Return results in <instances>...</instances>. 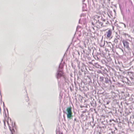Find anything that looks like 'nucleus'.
I'll list each match as a JSON object with an SVG mask.
<instances>
[{
	"instance_id": "obj_1",
	"label": "nucleus",
	"mask_w": 134,
	"mask_h": 134,
	"mask_svg": "<svg viewBox=\"0 0 134 134\" xmlns=\"http://www.w3.org/2000/svg\"><path fill=\"white\" fill-rule=\"evenodd\" d=\"M102 16L96 15L94 17L93 21L92 23V24L94 25L97 28H99L103 25V23L101 22V19Z\"/></svg>"
},
{
	"instance_id": "obj_2",
	"label": "nucleus",
	"mask_w": 134,
	"mask_h": 134,
	"mask_svg": "<svg viewBox=\"0 0 134 134\" xmlns=\"http://www.w3.org/2000/svg\"><path fill=\"white\" fill-rule=\"evenodd\" d=\"M63 60V59H62L56 74L55 76L57 79L60 78L62 77H63L65 78V77L64 76V73L63 69L64 65L62 63Z\"/></svg>"
},
{
	"instance_id": "obj_3",
	"label": "nucleus",
	"mask_w": 134,
	"mask_h": 134,
	"mask_svg": "<svg viewBox=\"0 0 134 134\" xmlns=\"http://www.w3.org/2000/svg\"><path fill=\"white\" fill-rule=\"evenodd\" d=\"M66 112L63 111L64 113L67 114V117L69 120L72 119L73 116L72 113L71 111V107H68L66 109Z\"/></svg>"
},
{
	"instance_id": "obj_4",
	"label": "nucleus",
	"mask_w": 134,
	"mask_h": 134,
	"mask_svg": "<svg viewBox=\"0 0 134 134\" xmlns=\"http://www.w3.org/2000/svg\"><path fill=\"white\" fill-rule=\"evenodd\" d=\"M110 77L108 75H105V83L107 84L110 85L111 84L112 82L110 80Z\"/></svg>"
},
{
	"instance_id": "obj_5",
	"label": "nucleus",
	"mask_w": 134,
	"mask_h": 134,
	"mask_svg": "<svg viewBox=\"0 0 134 134\" xmlns=\"http://www.w3.org/2000/svg\"><path fill=\"white\" fill-rule=\"evenodd\" d=\"M112 31L111 29L109 30L108 31L106 32L104 36L106 37L107 39H109L111 38V36L112 35Z\"/></svg>"
},
{
	"instance_id": "obj_6",
	"label": "nucleus",
	"mask_w": 134,
	"mask_h": 134,
	"mask_svg": "<svg viewBox=\"0 0 134 134\" xmlns=\"http://www.w3.org/2000/svg\"><path fill=\"white\" fill-rule=\"evenodd\" d=\"M122 42L123 43L124 47L125 48H126L129 51H131V50L129 47V43L128 42V41L126 40H123L122 41Z\"/></svg>"
},
{
	"instance_id": "obj_7",
	"label": "nucleus",
	"mask_w": 134,
	"mask_h": 134,
	"mask_svg": "<svg viewBox=\"0 0 134 134\" xmlns=\"http://www.w3.org/2000/svg\"><path fill=\"white\" fill-rule=\"evenodd\" d=\"M105 76H100L99 77V81L100 83H102L103 84H105Z\"/></svg>"
},
{
	"instance_id": "obj_8",
	"label": "nucleus",
	"mask_w": 134,
	"mask_h": 134,
	"mask_svg": "<svg viewBox=\"0 0 134 134\" xmlns=\"http://www.w3.org/2000/svg\"><path fill=\"white\" fill-rule=\"evenodd\" d=\"M91 101L90 102L91 105L93 107H96L97 105L95 100L93 98H91Z\"/></svg>"
},
{
	"instance_id": "obj_9",
	"label": "nucleus",
	"mask_w": 134,
	"mask_h": 134,
	"mask_svg": "<svg viewBox=\"0 0 134 134\" xmlns=\"http://www.w3.org/2000/svg\"><path fill=\"white\" fill-rule=\"evenodd\" d=\"M90 124L91 125L93 128L94 126L95 125L96 123L94 122V119H92V121L90 122Z\"/></svg>"
},
{
	"instance_id": "obj_10",
	"label": "nucleus",
	"mask_w": 134,
	"mask_h": 134,
	"mask_svg": "<svg viewBox=\"0 0 134 134\" xmlns=\"http://www.w3.org/2000/svg\"><path fill=\"white\" fill-rule=\"evenodd\" d=\"M93 65L97 68H99L101 67V66L99 65L97 63H94V64H92Z\"/></svg>"
},
{
	"instance_id": "obj_11",
	"label": "nucleus",
	"mask_w": 134,
	"mask_h": 134,
	"mask_svg": "<svg viewBox=\"0 0 134 134\" xmlns=\"http://www.w3.org/2000/svg\"><path fill=\"white\" fill-rule=\"evenodd\" d=\"M119 37H117L116 38H115L114 41L115 43H117L119 42V41L120 40L119 38Z\"/></svg>"
},
{
	"instance_id": "obj_12",
	"label": "nucleus",
	"mask_w": 134,
	"mask_h": 134,
	"mask_svg": "<svg viewBox=\"0 0 134 134\" xmlns=\"http://www.w3.org/2000/svg\"><path fill=\"white\" fill-rule=\"evenodd\" d=\"M83 5L82 6V10L83 11H85L87 10L86 8V4H84L83 3Z\"/></svg>"
},
{
	"instance_id": "obj_13",
	"label": "nucleus",
	"mask_w": 134,
	"mask_h": 134,
	"mask_svg": "<svg viewBox=\"0 0 134 134\" xmlns=\"http://www.w3.org/2000/svg\"><path fill=\"white\" fill-rule=\"evenodd\" d=\"M9 129H10V130L11 131V132L12 133V134H13V133L14 132H15V131H14V129H12V130H11L10 129V128H9Z\"/></svg>"
},
{
	"instance_id": "obj_14",
	"label": "nucleus",
	"mask_w": 134,
	"mask_h": 134,
	"mask_svg": "<svg viewBox=\"0 0 134 134\" xmlns=\"http://www.w3.org/2000/svg\"><path fill=\"white\" fill-rule=\"evenodd\" d=\"M78 74L79 75V76H80L82 75V73L80 71L79 72Z\"/></svg>"
},
{
	"instance_id": "obj_15",
	"label": "nucleus",
	"mask_w": 134,
	"mask_h": 134,
	"mask_svg": "<svg viewBox=\"0 0 134 134\" xmlns=\"http://www.w3.org/2000/svg\"><path fill=\"white\" fill-rule=\"evenodd\" d=\"M101 21H102L104 22H105L106 21V20L105 19L103 18L102 17V19H101Z\"/></svg>"
},
{
	"instance_id": "obj_16",
	"label": "nucleus",
	"mask_w": 134,
	"mask_h": 134,
	"mask_svg": "<svg viewBox=\"0 0 134 134\" xmlns=\"http://www.w3.org/2000/svg\"><path fill=\"white\" fill-rule=\"evenodd\" d=\"M56 134H63L62 133L59 131L57 132Z\"/></svg>"
},
{
	"instance_id": "obj_17",
	"label": "nucleus",
	"mask_w": 134,
	"mask_h": 134,
	"mask_svg": "<svg viewBox=\"0 0 134 134\" xmlns=\"http://www.w3.org/2000/svg\"><path fill=\"white\" fill-rule=\"evenodd\" d=\"M102 128L104 129H105L106 128V126H105V125H104V126H102Z\"/></svg>"
},
{
	"instance_id": "obj_18",
	"label": "nucleus",
	"mask_w": 134,
	"mask_h": 134,
	"mask_svg": "<svg viewBox=\"0 0 134 134\" xmlns=\"http://www.w3.org/2000/svg\"><path fill=\"white\" fill-rule=\"evenodd\" d=\"M80 107L81 108H83V107H85L84 106H83V105H80Z\"/></svg>"
},
{
	"instance_id": "obj_19",
	"label": "nucleus",
	"mask_w": 134,
	"mask_h": 134,
	"mask_svg": "<svg viewBox=\"0 0 134 134\" xmlns=\"http://www.w3.org/2000/svg\"><path fill=\"white\" fill-rule=\"evenodd\" d=\"M87 110H85V111H83L82 112L83 113H85L86 112V111H87Z\"/></svg>"
},
{
	"instance_id": "obj_20",
	"label": "nucleus",
	"mask_w": 134,
	"mask_h": 134,
	"mask_svg": "<svg viewBox=\"0 0 134 134\" xmlns=\"http://www.w3.org/2000/svg\"><path fill=\"white\" fill-rule=\"evenodd\" d=\"M79 85V88L80 89L81 88V85H80L79 83H78Z\"/></svg>"
},
{
	"instance_id": "obj_21",
	"label": "nucleus",
	"mask_w": 134,
	"mask_h": 134,
	"mask_svg": "<svg viewBox=\"0 0 134 134\" xmlns=\"http://www.w3.org/2000/svg\"><path fill=\"white\" fill-rule=\"evenodd\" d=\"M80 70H81V72H83V69H81Z\"/></svg>"
},
{
	"instance_id": "obj_22",
	"label": "nucleus",
	"mask_w": 134,
	"mask_h": 134,
	"mask_svg": "<svg viewBox=\"0 0 134 134\" xmlns=\"http://www.w3.org/2000/svg\"><path fill=\"white\" fill-rule=\"evenodd\" d=\"M122 24H124V27H125H125H126V25L125 24H124L123 23H122Z\"/></svg>"
},
{
	"instance_id": "obj_23",
	"label": "nucleus",
	"mask_w": 134,
	"mask_h": 134,
	"mask_svg": "<svg viewBox=\"0 0 134 134\" xmlns=\"http://www.w3.org/2000/svg\"><path fill=\"white\" fill-rule=\"evenodd\" d=\"M107 0V2H108V3H109V2H110V0Z\"/></svg>"
},
{
	"instance_id": "obj_24",
	"label": "nucleus",
	"mask_w": 134,
	"mask_h": 134,
	"mask_svg": "<svg viewBox=\"0 0 134 134\" xmlns=\"http://www.w3.org/2000/svg\"><path fill=\"white\" fill-rule=\"evenodd\" d=\"M99 128L100 129H102V127L99 126Z\"/></svg>"
},
{
	"instance_id": "obj_25",
	"label": "nucleus",
	"mask_w": 134,
	"mask_h": 134,
	"mask_svg": "<svg viewBox=\"0 0 134 134\" xmlns=\"http://www.w3.org/2000/svg\"><path fill=\"white\" fill-rule=\"evenodd\" d=\"M80 19L79 20V24H80L81 23L80 22Z\"/></svg>"
},
{
	"instance_id": "obj_26",
	"label": "nucleus",
	"mask_w": 134,
	"mask_h": 134,
	"mask_svg": "<svg viewBox=\"0 0 134 134\" xmlns=\"http://www.w3.org/2000/svg\"><path fill=\"white\" fill-rule=\"evenodd\" d=\"M98 102L99 103H101V102L100 101V100H99V101H98Z\"/></svg>"
},
{
	"instance_id": "obj_27",
	"label": "nucleus",
	"mask_w": 134,
	"mask_h": 134,
	"mask_svg": "<svg viewBox=\"0 0 134 134\" xmlns=\"http://www.w3.org/2000/svg\"><path fill=\"white\" fill-rule=\"evenodd\" d=\"M102 124H103L105 125L104 124L103 122H102Z\"/></svg>"
},
{
	"instance_id": "obj_28",
	"label": "nucleus",
	"mask_w": 134,
	"mask_h": 134,
	"mask_svg": "<svg viewBox=\"0 0 134 134\" xmlns=\"http://www.w3.org/2000/svg\"><path fill=\"white\" fill-rule=\"evenodd\" d=\"M109 103V102H107V104H108Z\"/></svg>"
},
{
	"instance_id": "obj_29",
	"label": "nucleus",
	"mask_w": 134,
	"mask_h": 134,
	"mask_svg": "<svg viewBox=\"0 0 134 134\" xmlns=\"http://www.w3.org/2000/svg\"><path fill=\"white\" fill-rule=\"evenodd\" d=\"M111 132H112V133H114V132H113V131H112Z\"/></svg>"
},
{
	"instance_id": "obj_30",
	"label": "nucleus",
	"mask_w": 134,
	"mask_h": 134,
	"mask_svg": "<svg viewBox=\"0 0 134 134\" xmlns=\"http://www.w3.org/2000/svg\"><path fill=\"white\" fill-rule=\"evenodd\" d=\"M85 0H83L82 2H83Z\"/></svg>"
},
{
	"instance_id": "obj_31",
	"label": "nucleus",
	"mask_w": 134,
	"mask_h": 134,
	"mask_svg": "<svg viewBox=\"0 0 134 134\" xmlns=\"http://www.w3.org/2000/svg\"><path fill=\"white\" fill-rule=\"evenodd\" d=\"M76 120V118H75V119H74V121H75Z\"/></svg>"
},
{
	"instance_id": "obj_32",
	"label": "nucleus",
	"mask_w": 134,
	"mask_h": 134,
	"mask_svg": "<svg viewBox=\"0 0 134 134\" xmlns=\"http://www.w3.org/2000/svg\"><path fill=\"white\" fill-rule=\"evenodd\" d=\"M75 87H76L77 88V87L76 86V85H75Z\"/></svg>"
},
{
	"instance_id": "obj_33",
	"label": "nucleus",
	"mask_w": 134,
	"mask_h": 134,
	"mask_svg": "<svg viewBox=\"0 0 134 134\" xmlns=\"http://www.w3.org/2000/svg\"><path fill=\"white\" fill-rule=\"evenodd\" d=\"M111 121H112V120H110V121H110V122H111Z\"/></svg>"
},
{
	"instance_id": "obj_34",
	"label": "nucleus",
	"mask_w": 134,
	"mask_h": 134,
	"mask_svg": "<svg viewBox=\"0 0 134 134\" xmlns=\"http://www.w3.org/2000/svg\"><path fill=\"white\" fill-rule=\"evenodd\" d=\"M5 117H6V113H5Z\"/></svg>"
},
{
	"instance_id": "obj_35",
	"label": "nucleus",
	"mask_w": 134,
	"mask_h": 134,
	"mask_svg": "<svg viewBox=\"0 0 134 134\" xmlns=\"http://www.w3.org/2000/svg\"><path fill=\"white\" fill-rule=\"evenodd\" d=\"M72 66L73 67V64H72Z\"/></svg>"
},
{
	"instance_id": "obj_36",
	"label": "nucleus",
	"mask_w": 134,
	"mask_h": 134,
	"mask_svg": "<svg viewBox=\"0 0 134 134\" xmlns=\"http://www.w3.org/2000/svg\"><path fill=\"white\" fill-rule=\"evenodd\" d=\"M63 116H64V118H65V117H64V115Z\"/></svg>"
},
{
	"instance_id": "obj_37",
	"label": "nucleus",
	"mask_w": 134,
	"mask_h": 134,
	"mask_svg": "<svg viewBox=\"0 0 134 134\" xmlns=\"http://www.w3.org/2000/svg\"><path fill=\"white\" fill-rule=\"evenodd\" d=\"M7 111H8V109H7Z\"/></svg>"
},
{
	"instance_id": "obj_38",
	"label": "nucleus",
	"mask_w": 134,
	"mask_h": 134,
	"mask_svg": "<svg viewBox=\"0 0 134 134\" xmlns=\"http://www.w3.org/2000/svg\"><path fill=\"white\" fill-rule=\"evenodd\" d=\"M4 106V104L3 103Z\"/></svg>"
},
{
	"instance_id": "obj_39",
	"label": "nucleus",
	"mask_w": 134,
	"mask_h": 134,
	"mask_svg": "<svg viewBox=\"0 0 134 134\" xmlns=\"http://www.w3.org/2000/svg\"><path fill=\"white\" fill-rule=\"evenodd\" d=\"M106 24H107V23H106Z\"/></svg>"
},
{
	"instance_id": "obj_40",
	"label": "nucleus",
	"mask_w": 134,
	"mask_h": 134,
	"mask_svg": "<svg viewBox=\"0 0 134 134\" xmlns=\"http://www.w3.org/2000/svg\"><path fill=\"white\" fill-rule=\"evenodd\" d=\"M0 109H1V108H0Z\"/></svg>"
}]
</instances>
